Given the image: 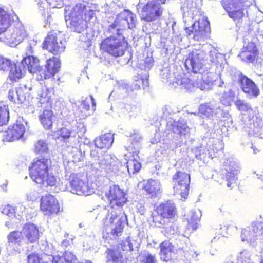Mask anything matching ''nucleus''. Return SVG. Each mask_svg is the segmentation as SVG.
Listing matches in <instances>:
<instances>
[{
  "instance_id": "obj_54",
  "label": "nucleus",
  "mask_w": 263,
  "mask_h": 263,
  "mask_svg": "<svg viewBox=\"0 0 263 263\" xmlns=\"http://www.w3.org/2000/svg\"><path fill=\"white\" fill-rule=\"evenodd\" d=\"M28 263H48L47 261L45 262L43 257H40L37 254H31L28 256Z\"/></svg>"
},
{
  "instance_id": "obj_58",
  "label": "nucleus",
  "mask_w": 263,
  "mask_h": 263,
  "mask_svg": "<svg viewBox=\"0 0 263 263\" xmlns=\"http://www.w3.org/2000/svg\"><path fill=\"white\" fill-rule=\"evenodd\" d=\"M140 79H142V78H137V79L135 80V84H134V86H133L132 89H138L141 87H142V82H140ZM122 87H123V88L125 89L127 92H129V89L132 90V88L127 84L124 85V86H123Z\"/></svg>"
},
{
  "instance_id": "obj_48",
  "label": "nucleus",
  "mask_w": 263,
  "mask_h": 263,
  "mask_svg": "<svg viewBox=\"0 0 263 263\" xmlns=\"http://www.w3.org/2000/svg\"><path fill=\"white\" fill-rule=\"evenodd\" d=\"M256 55L257 53L256 52L250 53L249 52L241 51L238 56L242 61L248 63H252L254 61Z\"/></svg>"
},
{
  "instance_id": "obj_7",
  "label": "nucleus",
  "mask_w": 263,
  "mask_h": 263,
  "mask_svg": "<svg viewBox=\"0 0 263 263\" xmlns=\"http://www.w3.org/2000/svg\"><path fill=\"white\" fill-rule=\"evenodd\" d=\"M136 15L129 10H124L117 16L114 23L110 25L108 31L111 34L121 33L126 29H132L135 26Z\"/></svg>"
},
{
  "instance_id": "obj_43",
  "label": "nucleus",
  "mask_w": 263,
  "mask_h": 263,
  "mask_svg": "<svg viewBox=\"0 0 263 263\" xmlns=\"http://www.w3.org/2000/svg\"><path fill=\"white\" fill-rule=\"evenodd\" d=\"M170 220L166 217H164L162 215L159 214L156 211V214L153 216V221L155 226L158 227H164L167 228L166 226L169 222Z\"/></svg>"
},
{
  "instance_id": "obj_20",
  "label": "nucleus",
  "mask_w": 263,
  "mask_h": 263,
  "mask_svg": "<svg viewBox=\"0 0 263 263\" xmlns=\"http://www.w3.org/2000/svg\"><path fill=\"white\" fill-rule=\"evenodd\" d=\"M24 125L21 122H17L15 124L9 126L7 131L4 133V138L7 141H13L22 138L25 133Z\"/></svg>"
},
{
  "instance_id": "obj_12",
  "label": "nucleus",
  "mask_w": 263,
  "mask_h": 263,
  "mask_svg": "<svg viewBox=\"0 0 263 263\" xmlns=\"http://www.w3.org/2000/svg\"><path fill=\"white\" fill-rule=\"evenodd\" d=\"M246 0H222V5L229 16L234 20L241 19L245 15L244 10L248 5Z\"/></svg>"
},
{
  "instance_id": "obj_62",
  "label": "nucleus",
  "mask_w": 263,
  "mask_h": 263,
  "mask_svg": "<svg viewBox=\"0 0 263 263\" xmlns=\"http://www.w3.org/2000/svg\"><path fill=\"white\" fill-rule=\"evenodd\" d=\"M60 133V138L67 142V139L70 137L71 132L67 128H63L61 129Z\"/></svg>"
},
{
  "instance_id": "obj_64",
  "label": "nucleus",
  "mask_w": 263,
  "mask_h": 263,
  "mask_svg": "<svg viewBox=\"0 0 263 263\" xmlns=\"http://www.w3.org/2000/svg\"><path fill=\"white\" fill-rule=\"evenodd\" d=\"M131 109V107L129 105H125L121 109V113L123 114H126L129 112Z\"/></svg>"
},
{
  "instance_id": "obj_19",
  "label": "nucleus",
  "mask_w": 263,
  "mask_h": 263,
  "mask_svg": "<svg viewBox=\"0 0 263 263\" xmlns=\"http://www.w3.org/2000/svg\"><path fill=\"white\" fill-rule=\"evenodd\" d=\"M100 168L104 169L106 172H116L121 165L120 162L114 155L105 154L99 160Z\"/></svg>"
},
{
  "instance_id": "obj_17",
  "label": "nucleus",
  "mask_w": 263,
  "mask_h": 263,
  "mask_svg": "<svg viewBox=\"0 0 263 263\" xmlns=\"http://www.w3.org/2000/svg\"><path fill=\"white\" fill-rule=\"evenodd\" d=\"M41 209L45 215L57 214L60 211V206L55 198L48 194L43 196L41 201Z\"/></svg>"
},
{
  "instance_id": "obj_2",
  "label": "nucleus",
  "mask_w": 263,
  "mask_h": 263,
  "mask_svg": "<svg viewBox=\"0 0 263 263\" xmlns=\"http://www.w3.org/2000/svg\"><path fill=\"white\" fill-rule=\"evenodd\" d=\"M217 78L216 73L210 72L207 69L202 67V70H200L197 73H194L192 80L185 76H176L174 74H170L167 79L169 85L172 88L179 87L181 89L191 91L195 87L202 90L210 89Z\"/></svg>"
},
{
  "instance_id": "obj_15",
  "label": "nucleus",
  "mask_w": 263,
  "mask_h": 263,
  "mask_svg": "<svg viewBox=\"0 0 263 263\" xmlns=\"http://www.w3.org/2000/svg\"><path fill=\"white\" fill-rule=\"evenodd\" d=\"M162 12L160 4L152 1L143 6L141 16L146 22L154 21L160 17Z\"/></svg>"
},
{
  "instance_id": "obj_49",
  "label": "nucleus",
  "mask_w": 263,
  "mask_h": 263,
  "mask_svg": "<svg viewBox=\"0 0 263 263\" xmlns=\"http://www.w3.org/2000/svg\"><path fill=\"white\" fill-rule=\"evenodd\" d=\"M48 149L47 143L43 140H39L35 145L34 151L36 153L43 154Z\"/></svg>"
},
{
  "instance_id": "obj_18",
  "label": "nucleus",
  "mask_w": 263,
  "mask_h": 263,
  "mask_svg": "<svg viewBox=\"0 0 263 263\" xmlns=\"http://www.w3.org/2000/svg\"><path fill=\"white\" fill-rule=\"evenodd\" d=\"M30 88L25 85L20 86L9 90L8 97L10 101L17 104H21L29 98Z\"/></svg>"
},
{
  "instance_id": "obj_56",
  "label": "nucleus",
  "mask_w": 263,
  "mask_h": 263,
  "mask_svg": "<svg viewBox=\"0 0 263 263\" xmlns=\"http://www.w3.org/2000/svg\"><path fill=\"white\" fill-rule=\"evenodd\" d=\"M237 108L241 111H246L250 108V106L245 101L238 100L235 103Z\"/></svg>"
},
{
  "instance_id": "obj_9",
  "label": "nucleus",
  "mask_w": 263,
  "mask_h": 263,
  "mask_svg": "<svg viewBox=\"0 0 263 263\" xmlns=\"http://www.w3.org/2000/svg\"><path fill=\"white\" fill-rule=\"evenodd\" d=\"M185 32L186 34L195 41H201L205 38L210 30V23L207 18L202 16L191 25L185 23Z\"/></svg>"
},
{
  "instance_id": "obj_45",
  "label": "nucleus",
  "mask_w": 263,
  "mask_h": 263,
  "mask_svg": "<svg viewBox=\"0 0 263 263\" xmlns=\"http://www.w3.org/2000/svg\"><path fill=\"white\" fill-rule=\"evenodd\" d=\"M206 138H205L204 139L203 138L202 139V142L201 145H200V146L195 147L192 149V151L195 154V156L196 158L200 159L201 155L203 154L205 152V147L206 146L205 145L206 144Z\"/></svg>"
},
{
  "instance_id": "obj_29",
  "label": "nucleus",
  "mask_w": 263,
  "mask_h": 263,
  "mask_svg": "<svg viewBox=\"0 0 263 263\" xmlns=\"http://www.w3.org/2000/svg\"><path fill=\"white\" fill-rule=\"evenodd\" d=\"M21 62L25 65L26 70L27 69L30 73H34L41 70L39 60L35 57L28 55L24 58Z\"/></svg>"
},
{
  "instance_id": "obj_46",
  "label": "nucleus",
  "mask_w": 263,
  "mask_h": 263,
  "mask_svg": "<svg viewBox=\"0 0 263 263\" xmlns=\"http://www.w3.org/2000/svg\"><path fill=\"white\" fill-rule=\"evenodd\" d=\"M234 97V93L229 90L224 92L220 98L221 103L225 106H230Z\"/></svg>"
},
{
  "instance_id": "obj_40",
  "label": "nucleus",
  "mask_w": 263,
  "mask_h": 263,
  "mask_svg": "<svg viewBox=\"0 0 263 263\" xmlns=\"http://www.w3.org/2000/svg\"><path fill=\"white\" fill-rule=\"evenodd\" d=\"M52 115L51 110H45L40 116V119L44 127L49 129L52 125Z\"/></svg>"
},
{
  "instance_id": "obj_55",
  "label": "nucleus",
  "mask_w": 263,
  "mask_h": 263,
  "mask_svg": "<svg viewBox=\"0 0 263 263\" xmlns=\"http://www.w3.org/2000/svg\"><path fill=\"white\" fill-rule=\"evenodd\" d=\"M36 41L34 40H31L28 41L26 48V54L30 55V54L34 52V51L36 48Z\"/></svg>"
},
{
  "instance_id": "obj_21",
  "label": "nucleus",
  "mask_w": 263,
  "mask_h": 263,
  "mask_svg": "<svg viewBox=\"0 0 263 263\" xmlns=\"http://www.w3.org/2000/svg\"><path fill=\"white\" fill-rule=\"evenodd\" d=\"M239 83L242 91L249 97H256L259 90L254 82L245 75L240 74L238 79Z\"/></svg>"
},
{
  "instance_id": "obj_53",
  "label": "nucleus",
  "mask_w": 263,
  "mask_h": 263,
  "mask_svg": "<svg viewBox=\"0 0 263 263\" xmlns=\"http://www.w3.org/2000/svg\"><path fill=\"white\" fill-rule=\"evenodd\" d=\"M237 263H251L250 255L246 250H243L239 253L237 256Z\"/></svg>"
},
{
  "instance_id": "obj_11",
  "label": "nucleus",
  "mask_w": 263,
  "mask_h": 263,
  "mask_svg": "<svg viewBox=\"0 0 263 263\" xmlns=\"http://www.w3.org/2000/svg\"><path fill=\"white\" fill-rule=\"evenodd\" d=\"M241 240L252 245L263 242V222H254L243 229L241 234Z\"/></svg>"
},
{
  "instance_id": "obj_34",
  "label": "nucleus",
  "mask_w": 263,
  "mask_h": 263,
  "mask_svg": "<svg viewBox=\"0 0 263 263\" xmlns=\"http://www.w3.org/2000/svg\"><path fill=\"white\" fill-rule=\"evenodd\" d=\"M114 140V135L111 133H106L100 137L96 138L95 140V144L100 149L108 148L111 146Z\"/></svg>"
},
{
  "instance_id": "obj_3",
  "label": "nucleus",
  "mask_w": 263,
  "mask_h": 263,
  "mask_svg": "<svg viewBox=\"0 0 263 263\" xmlns=\"http://www.w3.org/2000/svg\"><path fill=\"white\" fill-rule=\"evenodd\" d=\"M51 165V160L45 158H36L29 168L30 177L31 179L43 187L53 186L57 183L56 178L48 173V168Z\"/></svg>"
},
{
  "instance_id": "obj_32",
  "label": "nucleus",
  "mask_w": 263,
  "mask_h": 263,
  "mask_svg": "<svg viewBox=\"0 0 263 263\" xmlns=\"http://www.w3.org/2000/svg\"><path fill=\"white\" fill-rule=\"evenodd\" d=\"M133 153L132 157L127 161L126 167L129 174H134L139 172L141 167L139 157L137 151L130 152Z\"/></svg>"
},
{
  "instance_id": "obj_42",
  "label": "nucleus",
  "mask_w": 263,
  "mask_h": 263,
  "mask_svg": "<svg viewBox=\"0 0 263 263\" xmlns=\"http://www.w3.org/2000/svg\"><path fill=\"white\" fill-rule=\"evenodd\" d=\"M173 130L174 133L180 135L181 136H186L190 133V128L186 123L183 122H178L173 126Z\"/></svg>"
},
{
  "instance_id": "obj_60",
  "label": "nucleus",
  "mask_w": 263,
  "mask_h": 263,
  "mask_svg": "<svg viewBox=\"0 0 263 263\" xmlns=\"http://www.w3.org/2000/svg\"><path fill=\"white\" fill-rule=\"evenodd\" d=\"M47 3L50 8H61L63 6V0H47Z\"/></svg>"
},
{
  "instance_id": "obj_28",
  "label": "nucleus",
  "mask_w": 263,
  "mask_h": 263,
  "mask_svg": "<svg viewBox=\"0 0 263 263\" xmlns=\"http://www.w3.org/2000/svg\"><path fill=\"white\" fill-rule=\"evenodd\" d=\"M144 189L152 197L158 196L162 192L160 182L157 180H148L145 184Z\"/></svg>"
},
{
  "instance_id": "obj_44",
  "label": "nucleus",
  "mask_w": 263,
  "mask_h": 263,
  "mask_svg": "<svg viewBox=\"0 0 263 263\" xmlns=\"http://www.w3.org/2000/svg\"><path fill=\"white\" fill-rule=\"evenodd\" d=\"M9 118L8 106L0 105V132L3 130L2 126L7 123Z\"/></svg>"
},
{
  "instance_id": "obj_10",
  "label": "nucleus",
  "mask_w": 263,
  "mask_h": 263,
  "mask_svg": "<svg viewBox=\"0 0 263 263\" xmlns=\"http://www.w3.org/2000/svg\"><path fill=\"white\" fill-rule=\"evenodd\" d=\"M211 47L209 45L202 46L201 48L194 49L189 55L185 62V65L187 69L189 66L192 68L194 73H197L202 70L203 62L205 56V50H210Z\"/></svg>"
},
{
  "instance_id": "obj_37",
  "label": "nucleus",
  "mask_w": 263,
  "mask_h": 263,
  "mask_svg": "<svg viewBox=\"0 0 263 263\" xmlns=\"http://www.w3.org/2000/svg\"><path fill=\"white\" fill-rule=\"evenodd\" d=\"M121 250L118 249V246L117 248L108 249L107 255V260L114 263H124L125 258L122 254Z\"/></svg>"
},
{
  "instance_id": "obj_59",
  "label": "nucleus",
  "mask_w": 263,
  "mask_h": 263,
  "mask_svg": "<svg viewBox=\"0 0 263 263\" xmlns=\"http://www.w3.org/2000/svg\"><path fill=\"white\" fill-rule=\"evenodd\" d=\"M156 261L155 256L148 252L145 253L143 255V259L142 261L143 263H155Z\"/></svg>"
},
{
  "instance_id": "obj_57",
  "label": "nucleus",
  "mask_w": 263,
  "mask_h": 263,
  "mask_svg": "<svg viewBox=\"0 0 263 263\" xmlns=\"http://www.w3.org/2000/svg\"><path fill=\"white\" fill-rule=\"evenodd\" d=\"M153 63L154 60L152 57H147L144 60L143 62H142V61H141L140 63H139V65H144L143 68L146 70L149 69L153 66Z\"/></svg>"
},
{
  "instance_id": "obj_26",
  "label": "nucleus",
  "mask_w": 263,
  "mask_h": 263,
  "mask_svg": "<svg viewBox=\"0 0 263 263\" xmlns=\"http://www.w3.org/2000/svg\"><path fill=\"white\" fill-rule=\"evenodd\" d=\"M221 111L218 103L215 102L202 104L199 108V112L207 117H212L216 116Z\"/></svg>"
},
{
  "instance_id": "obj_30",
  "label": "nucleus",
  "mask_w": 263,
  "mask_h": 263,
  "mask_svg": "<svg viewBox=\"0 0 263 263\" xmlns=\"http://www.w3.org/2000/svg\"><path fill=\"white\" fill-rule=\"evenodd\" d=\"M186 216L188 222L187 229L190 232L196 230L198 227V222L201 216V212L199 210H191Z\"/></svg>"
},
{
  "instance_id": "obj_25",
  "label": "nucleus",
  "mask_w": 263,
  "mask_h": 263,
  "mask_svg": "<svg viewBox=\"0 0 263 263\" xmlns=\"http://www.w3.org/2000/svg\"><path fill=\"white\" fill-rule=\"evenodd\" d=\"M156 209L158 214L162 215L169 220L174 217L177 212L175 205L172 201L159 204Z\"/></svg>"
},
{
  "instance_id": "obj_61",
  "label": "nucleus",
  "mask_w": 263,
  "mask_h": 263,
  "mask_svg": "<svg viewBox=\"0 0 263 263\" xmlns=\"http://www.w3.org/2000/svg\"><path fill=\"white\" fill-rule=\"evenodd\" d=\"M241 51L249 52L250 53L256 52L257 53L256 47L253 42H249L247 46H244L242 48Z\"/></svg>"
},
{
  "instance_id": "obj_52",
  "label": "nucleus",
  "mask_w": 263,
  "mask_h": 263,
  "mask_svg": "<svg viewBox=\"0 0 263 263\" xmlns=\"http://www.w3.org/2000/svg\"><path fill=\"white\" fill-rule=\"evenodd\" d=\"M0 210L3 214L9 217L15 216L16 212L15 208L10 204L2 205L0 208Z\"/></svg>"
},
{
  "instance_id": "obj_23",
  "label": "nucleus",
  "mask_w": 263,
  "mask_h": 263,
  "mask_svg": "<svg viewBox=\"0 0 263 263\" xmlns=\"http://www.w3.org/2000/svg\"><path fill=\"white\" fill-rule=\"evenodd\" d=\"M22 233L27 242L35 243L37 241L40 237L39 229L32 223H25L23 227Z\"/></svg>"
},
{
  "instance_id": "obj_24",
  "label": "nucleus",
  "mask_w": 263,
  "mask_h": 263,
  "mask_svg": "<svg viewBox=\"0 0 263 263\" xmlns=\"http://www.w3.org/2000/svg\"><path fill=\"white\" fill-rule=\"evenodd\" d=\"M161 260L168 261L172 259L178 252L176 247L169 241H163L160 246Z\"/></svg>"
},
{
  "instance_id": "obj_38",
  "label": "nucleus",
  "mask_w": 263,
  "mask_h": 263,
  "mask_svg": "<svg viewBox=\"0 0 263 263\" xmlns=\"http://www.w3.org/2000/svg\"><path fill=\"white\" fill-rule=\"evenodd\" d=\"M10 15L2 8H0V35L8 30L11 24Z\"/></svg>"
},
{
  "instance_id": "obj_41",
  "label": "nucleus",
  "mask_w": 263,
  "mask_h": 263,
  "mask_svg": "<svg viewBox=\"0 0 263 263\" xmlns=\"http://www.w3.org/2000/svg\"><path fill=\"white\" fill-rule=\"evenodd\" d=\"M209 50L210 61L215 63L216 65L222 63L225 60V55L218 52V50L215 48H212Z\"/></svg>"
},
{
  "instance_id": "obj_50",
  "label": "nucleus",
  "mask_w": 263,
  "mask_h": 263,
  "mask_svg": "<svg viewBox=\"0 0 263 263\" xmlns=\"http://www.w3.org/2000/svg\"><path fill=\"white\" fill-rule=\"evenodd\" d=\"M12 65V61L3 57L0 56V70L8 71Z\"/></svg>"
},
{
  "instance_id": "obj_14",
  "label": "nucleus",
  "mask_w": 263,
  "mask_h": 263,
  "mask_svg": "<svg viewBox=\"0 0 263 263\" xmlns=\"http://www.w3.org/2000/svg\"><path fill=\"white\" fill-rule=\"evenodd\" d=\"M65 42L56 33H51L45 39L43 48L54 54L61 53L64 51Z\"/></svg>"
},
{
  "instance_id": "obj_39",
  "label": "nucleus",
  "mask_w": 263,
  "mask_h": 263,
  "mask_svg": "<svg viewBox=\"0 0 263 263\" xmlns=\"http://www.w3.org/2000/svg\"><path fill=\"white\" fill-rule=\"evenodd\" d=\"M129 140L131 142V145L128 146H125L126 148L130 152L137 151L139 153L138 149L142 141V137L141 134L138 132L135 133L130 136Z\"/></svg>"
},
{
  "instance_id": "obj_4",
  "label": "nucleus",
  "mask_w": 263,
  "mask_h": 263,
  "mask_svg": "<svg viewBox=\"0 0 263 263\" xmlns=\"http://www.w3.org/2000/svg\"><path fill=\"white\" fill-rule=\"evenodd\" d=\"M61 190H67L78 195L88 196L93 194L96 190V184L92 182L85 181L80 176L75 173H71L67 179L65 186Z\"/></svg>"
},
{
  "instance_id": "obj_33",
  "label": "nucleus",
  "mask_w": 263,
  "mask_h": 263,
  "mask_svg": "<svg viewBox=\"0 0 263 263\" xmlns=\"http://www.w3.org/2000/svg\"><path fill=\"white\" fill-rule=\"evenodd\" d=\"M76 259V256L72 253L69 251L61 252L57 255L50 256L48 258L52 263H73Z\"/></svg>"
},
{
  "instance_id": "obj_22",
  "label": "nucleus",
  "mask_w": 263,
  "mask_h": 263,
  "mask_svg": "<svg viewBox=\"0 0 263 263\" xmlns=\"http://www.w3.org/2000/svg\"><path fill=\"white\" fill-rule=\"evenodd\" d=\"M225 170L227 172L226 175V179L228 182L227 186L233 187V184L236 183L237 176L239 171V164L235 161H229L225 162Z\"/></svg>"
},
{
  "instance_id": "obj_13",
  "label": "nucleus",
  "mask_w": 263,
  "mask_h": 263,
  "mask_svg": "<svg viewBox=\"0 0 263 263\" xmlns=\"http://www.w3.org/2000/svg\"><path fill=\"white\" fill-rule=\"evenodd\" d=\"M173 180L174 193L186 198L189 191L190 176L186 173L178 172L173 176Z\"/></svg>"
},
{
  "instance_id": "obj_35",
  "label": "nucleus",
  "mask_w": 263,
  "mask_h": 263,
  "mask_svg": "<svg viewBox=\"0 0 263 263\" xmlns=\"http://www.w3.org/2000/svg\"><path fill=\"white\" fill-rule=\"evenodd\" d=\"M65 21L67 26L76 32L82 33L87 28L86 22L87 21L85 20V18H73Z\"/></svg>"
},
{
  "instance_id": "obj_1",
  "label": "nucleus",
  "mask_w": 263,
  "mask_h": 263,
  "mask_svg": "<svg viewBox=\"0 0 263 263\" xmlns=\"http://www.w3.org/2000/svg\"><path fill=\"white\" fill-rule=\"evenodd\" d=\"M105 196L110 203L100 209L96 218L102 219L107 233L118 236L122 232L127 220L121 208L126 201L125 193L118 186L113 185L105 193Z\"/></svg>"
},
{
  "instance_id": "obj_51",
  "label": "nucleus",
  "mask_w": 263,
  "mask_h": 263,
  "mask_svg": "<svg viewBox=\"0 0 263 263\" xmlns=\"http://www.w3.org/2000/svg\"><path fill=\"white\" fill-rule=\"evenodd\" d=\"M90 104H92V110H95L96 103L95 102L94 99L91 95L90 96V98H86L82 101L81 107L82 108L87 111L90 109Z\"/></svg>"
},
{
  "instance_id": "obj_27",
  "label": "nucleus",
  "mask_w": 263,
  "mask_h": 263,
  "mask_svg": "<svg viewBox=\"0 0 263 263\" xmlns=\"http://www.w3.org/2000/svg\"><path fill=\"white\" fill-rule=\"evenodd\" d=\"M60 68V62L58 58L48 60L45 65L46 71H44V78L47 79L53 77L59 71Z\"/></svg>"
},
{
  "instance_id": "obj_5",
  "label": "nucleus",
  "mask_w": 263,
  "mask_h": 263,
  "mask_svg": "<svg viewBox=\"0 0 263 263\" xmlns=\"http://www.w3.org/2000/svg\"><path fill=\"white\" fill-rule=\"evenodd\" d=\"M101 49L110 55L118 57L123 55L127 48V43L122 33L112 34L101 44Z\"/></svg>"
},
{
  "instance_id": "obj_47",
  "label": "nucleus",
  "mask_w": 263,
  "mask_h": 263,
  "mask_svg": "<svg viewBox=\"0 0 263 263\" xmlns=\"http://www.w3.org/2000/svg\"><path fill=\"white\" fill-rule=\"evenodd\" d=\"M38 6L39 8L40 11H42V15H43L45 17V20L47 22L46 23L47 24L48 23L50 22V16L48 14H47V16H46V13L45 11L48 10V7H49L47 3V0H42L40 1L38 3ZM47 14H48V12L47 11Z\"/></svg>"
},
{
  "instance_id": "obj_63",
  "label": "nucleus",
  "mask_w": 263,
  "mask_h": 263,
  "mask_svg": "<svg viewBox=\"0 0 263 263\" xmlns=\"http://www.w3.org/2000/svg\"><path fill=\"white\" fill-rule=\"evenodd\" d=\"M15 213H17V214L20 216L22 214L25 210V207L23 206L21 204H18L15 208Z\"/></svg>"
},
{
  "instance_id": "obj_8",
  "label": "nucleus",
  "mask_w": 263,
  "mask_h": 263,
  "mask_svg": "<svg viewBox=\"0 0 263 263\" xmlns=\"http://www.w3.org/2000/svg\"><path fill=\"white\" fill-rule=\"evenodd\" d=\"M26 37L27 33L24 26L17 22L0 36V41L11 47H15Z\"/></svg>"
},
{
  "instance_id": "obj_16",
  "label": "nucleus",
  "mask_w": 263,
  "mask_h": 263,
  "mask_svg": "<svg viewBox=\"0 0 263 263\" xmlns=\"http://www.w3.org/2000/svg\"><path fill=\"white\" fill-rule=\"evenodd\" d=\"M23 233L20 231H13L8 236L7 252L9 255H15L20 253L22 250V240L23 239Z\"/></svg>"
},
{
  "instance_id": "obj_31",
  "label": "nucleus",
  "mask_w": 263,
  "mask_h": 263,
  "mask_svg": "<svg viewBox=\"0 0 263 263\" xmlns=\"http://www.w3.org/2000/svg\"><path fill=\"white\" fill-rule=\"evenodd\" d=\"M26 71L25 65L21 62L15 64L10 70L9 78L12 82H16L25 75Z\"/></svg>"
},
{
  "instance_id": "obj_6",
  "label": "nucleus",
  "mask_w": 263,
  "mask_h": 263,
  "mask_svg": "<svg viewBox=\"0 0 263 263\" xmlns=\"http://www.w3.org/2000/svg\"><path fill=\"white\" fill-rule=\"evenodd\" d=\"M95 12L84 3H78L74 6H67L65 8V21L73 18H85L86 21L96 20Z\"/></svg>"
},
{
  "instance_id": "obj_36",
  "label": "nucleus",
  "mask_w": 263,
  "mask_h": 263,
  "mask_svg": "<svg viewBox=\"0 0 263 263\" xmlns=\"http://www.w3.org/2000/svg\"><path fill=\"white\" fill-rule=\"evenodd\" d=\"M141 240L134 237H128L125 240H123L118 246V249L123 251H133L138 249L140 247Z\"/></svg>"
}]
</instances>
